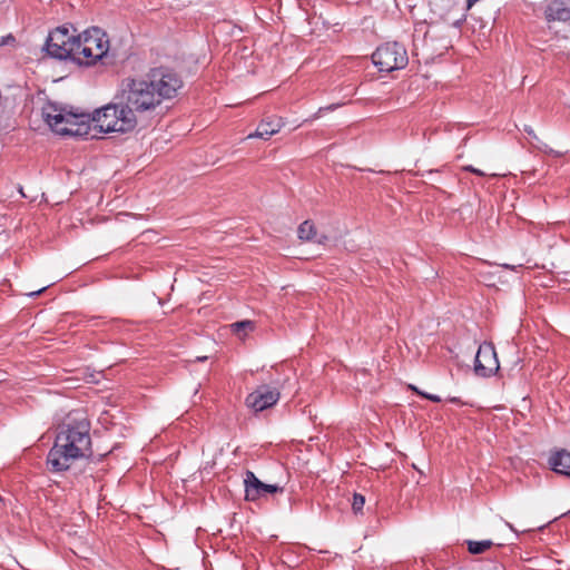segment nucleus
I'll list each match as a JSON object with an SVG mask.
<instances>
[{"mask_svg":"<svg viewBox=\"0 0 570 570\" xmlns=\"http://www.w3.org/2000/svg\"><path fill=\"white\" fill-rule=\"evenodd\" d=\"M10 286V282L8 279H3V282L0 284V291L4 292L6 288H9Z\"/></svg>","mask_w":570,"mask_h":570,"instance_id":"20","label":"nucleus"},{"mask_svg":"<svg viewBox=\"0 0 570 570\" xmlns=\"http://www.w3.org/2000/svg\"><path fill=\"white\" fill-rule=\"evenodd\" d=\"M365 504V498L364 495L360 493H354L353 495V502H352V509L355 513H358L362 511L363 507Z\"/></svg>","mask_w":570,"mask_h":570,"instance_id":"15","label":"nucleus"},{"mask_svg":"<svg viewBox=\"0 0 570 570\" xmlns=\"http://www.w3.org/2000/svg\"><path fill=\"white\" fill-rule=\"evenodd\" d=\"M337 107V105H331L328 107H325V108H320V112L323 111V110H334L335 108Z\"/></svg>","mask_w":570,"mask_h":570,"instance_id":"21","label":"nucleus"},{"mask_svg":"<svg viewBox=\"0 0 570 570\" xmlns=\"http://www.w3.org/2000/svg\"><path fill=\"white\" fill-rule=\"evenodd\" d=\"M45 289H46V287H42V288H40V289H38V291H35V292L30 293V295H39V294H40V293H42Z\"/></svg>","mask_w":570,"mask_h":570,"instance_id":"26","label":"nucleus"},{"mask_svg":"<svg viewBox=\"0 0 570 570\" xmlns=\"http://www.w3.org/2000/svg\"><path fill=\"white\" fill-rule=\"evenodd\" d=\"M245 499L247 501H256L265 497V483L262 482L254 472L246 471L245 479Z\"/></svg>","mask_w":570,"mask_h":570,"instance_id":"10","label":"nucleus"},{"mask_svg":"<svg viewBox=\"0 0 570 570\" xmlns=\"http://www.w3.org/2000/svg\"><path fill=\"white\" fill-rule=\"evenodd\" d=\"M297 235L301 240H314L316 228L311 220H305L298 226Z\"/></svg>","mask_w":570,"mask_h":570,"instance_id":"14","label":"nucleus"},{"mask_svg":"<svg viewBox=\"0 0 570 570\" xmlns=\"http://www.w3.org/2000/svg\"><path fill=\"white\" fill-rule=\"evenodd\" d=\"M420 396L426 399V400H430L434 403H440L442 400L440 396L438 395H434V394H429V393H420Z\"/></svg>","mask_w":570,"mask_h":570,"instance_id":"18","label":"nucleus"},{"mask_svg":"<svg viewBox=\"0 0 570 570\" xmlns=\"http://www.w3.org/2000/svg\"><path fill=\"white\" fill-rule=\"evenodd\" d=\"M279 392L268 385H262L247 395L246 405L255 412H262L277 403Z\"/></svg>","mask_w":570,"mask_h":570,"instance_id":"8","label":"nucleus"},{"mask_svg":"<svg viewBox=\"0 0 570 570\" xmlns=\"http://www.w3.org/2000/svg\"><path fill=\"white\" fill-rule=\"evenodd\" d=\"M76 30L72 32L67 27H58L52 30L46 40L43 50L47 56L58 60H72L79 59V56H75L77 35Z\"/></svg>","mask_w":570,"mask_h":570,"instance_id":"5","label":"nucleus"},{"mask_svg":"<svg viewBox=\"0 0 570 570\" xmlns=\"http://www.w3.org/2000/svg\"><path fill=\"white\" fill-rule=\"evenodd\" d=\"M372 61L380 71L391 72L405 68L409 63V57L403 45L386 42L377 47L372 55Z\"/></svg>","mask_w":570,"mask_h":570,"instance_id":"6","label":"nucleus"},{"mask_svg":"<svg viewBox=\"0 0 570 570\" xmlns=\"http://www.w3.org/2000/svg\"><path fill=\"white\" fill-rule=\"evenodd\" d=\"M476 168L472 167V166H465L464 167V170H468L470 173H473V170H475Z\"/></svg>","mask_w":570,"mask_h":570,"instance_id":"28","label":"nucleus"},{"mask_svg":"<svg viewBox=\"0 0 570 570\" xmlns=\"http://www.w3.org/2000/svg\"><path fill=\"white\" fill-rule=\"evenodd\" d=\"M282 128L281 119L273 118L267 120H262L259 125L256 128V131L254 134H250L248 138H263L268 139L273 135L277 134Z\"/></svg>","mask_w":570,"mask_h":570,"instance_id":"12","label":"nucleus"},{"mask_svg":"<svg viewBox=\"0 0 570 570\" xmlns=\"http://www.w3.org/2000/svg\"><path fill=\"white\" fill-rule=\"evenodd\" d=\"M410 389H411L412 391H414V392H415L416 394H419V395H420V393H423L422 391H420V390H419L416 386H414V385H410Z\"/></svg>","mask_w":570,"mask_h":570,"instance_id":"24","label":"nucleus"},{"mask_svg":"<svg viewBox=\"0 0 570 570\" xmlns=\"http://www.w3.org/2000/svg\"><path fill=\"white\" fill-rule=\"evenodd\" d=\"M86 115L65 112L55 105L43 109V118L48 126L61 136H87L89 134V124Z\"/></svg>","mask_w":570,"mask_h":570,"instance_id":"4","label":"nucleus"},{"mask_svg":"<svg viewBox=\"0 0 570 570\" xmlns=\"http://www.w3.org/2000/svg\"><path fill=\"white\" fill-rule=\"evenodd\" d=\"M551 469L559 474L570 476V452L567 450L557 451L549 459Z\"/></svg>","mask_w":570,"mask_h":570,"instance_id":"11","label":"nucleus"},{"mask_svg":"<svg viewBox=\"0 0 570 570\" xmlns=\"http://www.w3.org/2000/svg\"><path fill=\"white\" fill-rule=\"evenodd\" d=\"M524 131H525L528 135H530V136H535V135H534L533 129H531V128H530V127H528V126H525V127H524Z\"/></svg>","mask_w":570,"mask_h":570,"instance_id":"22","label":"nucleus"},{"mask_svg":"<svg viewBox=\"0 0 570 570\" xmlns=\"http://www.w3.org/2000/svg\"><path fill=\"white\" fill-rule=\"evenodd\" d=\"M547 22L570 21V0H550L544 8Z\"/></svg>","mask_w":570,"mask_h":570,"instance_id":"9","label":"nucleus"},{"mask_svg":"<svg viewBox=\"0 0 570 570\" xmlns=\"http://www.w3.org/2000/svg\"><path fill=\"white\" fill-rule=\"evenodd\" d=\"M499 370V361L492 344L484 343L479 346L474 361V372L482 377H489Z\"/></svg>","mask_w":570,"mask_h":570,"instance_id":"7","label":"nucleus"},{"mask_svg":"<svg viewBox=\"0 0 570 570\" xmlns=\"http://www.w3.org/2000/svg\"><path fill=\"white\" fill-rule=\"evenodd\" d=\"M410 389H411L412 391H414V392H415L416 394H419V395H420V393H423L422 391H420V390H419L416 386H414V385H410Z\"/></svg>","mask_w":570,"mask_h":570,"instance_id":"23","label":"nucleus"},{"mask_svg":"<svg viewBox=\"0 0 570 570\" xmlns=\"http://www.w3.org/2000/svg\"><path fill=\"white\" fill-rule=\"evenodd\" d=\"M450 401H451L452 403H458V402H459V400H458L456 397H452Z\"/></svg>","mask_w":570,"mask_h":570,"instance_id":"29","label":"nucleus"},{"mask_svg":"<svg viewBox=\"0 0 570 570\" xmlns=\"http://www.w3.org/2000/svg\"><path fill=\"white\" fill-rule=\"evenodd\" d=\"M465 544L468 547V551L471 554H482L490 548L494 546V542L491 540H482V541H473L466 540Z\"/></svg>","mask_w":570,"mask_h":570,"instance_id":"13","label":"nucleus"},{"mask_svg":"<svg viewBox=\"0 0 570 570\" xmlns=\"http://www.w3.org/2000/svg\"><path fill=\"white\" fill-rule=\"evenodd\" d=\"M108 39L99 28H91L77 35L75 59L78 65L92 66L108 53Z\"/></svg>","mask_w":570,"mask_h":570,"instance_id":"3","label":"nucleus"},{"mask_svg":"<svg viewBox=\"0 0 570 570\" xmlns=\"http://www.w3.org/2000/svg\"><path fill=\"white\" fill-rule=\"evenodd\" d=\"M89 432L90 423L87 420L61 425L47 455L49 471H67L75 460L90 458L94 452Z\"/></svg>","mask_w":570,"mask_h":570,"instance_id":"2","label":"nucleus"},{"mask_svg":"<svg viewBox=\"0 0 570 570\" xmlns=\"http://www.w3.org/2000/svg\"><path fill=\"white\" fill-rule=\"evenodd\" d=\"M232 326L234 327L235 332L245 331L246 328H253V324L250 321L236 322Z\"/></svg>","mask_w":570,"mask_h":570,"instance_id":"16","label":"nucleus"},{"mask_svg":"<svg viewBox=\"0 0 570 570\" xmlns=\"http://www.w3.org/2000/svg\"><path fill=\"white\" fill-rule=\"evenodd\" d=\"M473 174H475L478 176H484L485 175L482 170H480L478 168L475 170H473Z\"/></svg>","mask_w":570,"mask_h":570,"instance_id":"27","label":"nucleus"},{"mask_svg":"<svg viewBox=\"0 0 570 570\" xmlns=\"http://www.w3.org/2000/svg\"><path fill=\"white\" fill-rule=\"evenodd\" d=\"M460 23H461V20H456L453 24H454L455 27H459V26H460Z\"/></svg>","mask_w":570,"mask_h":570,"instance_id":"30","label":"nucleus"},{"mask_svg":"<svg viewBox=\"0 0 570 570\" xmlns=\"http://www.w3.org/2000/svg\"><path fill=\"white\" fill-rule=\"evenodd\" d=\"M181 87L180 77L163 67L124 78L114 100L96 109L91 119L101 132H130L139 116L153 114L164 100L175 98Z\"/></svg>","mask_w":570,"mask_h":570,"instance_id":"1","label":"nucleus"},{"mask_svg":"<svg viewBox=\"0 0 570 570\" xmlns=\"http://www.w3.org/2000/svg\"><path fill=\"white\" fill-rule=\"evenodd\" d=\"M265 495L267 493L274 494V493H282L284 491L283 487H279L277 484H266L265 483Z\"/></svg>","mask_w":570,"mask_h":570,"instance_id":"17","label":"nucleus"},{"mask_svg":"<svg viewBox=\"0 0 570 570\" xmlns=\"http://www.w3.org/2000/svg\"><path fill=\"white\" fill-rule=\"evenodd\" d=\"M14 41V37L12 35H8L6 37H0V47L9 45Z\"/></svg>","mask_w":570,"mask_h":570,"instance_id":"19","label":"nucleus"},{"mask_svg":"<svg viewBox=\"0 0 570 570\" xmlns=\"http://www.w3.org/2000/svg\"><path fill=\"white\" fill-rule=\"evenodd\" d=\"M326 239H327V237H326L325 235H323V236H321L318 239H316V242H317L318 244H322V243H324Z\"/></svg>","mask_w":570,"mask_h":570,"instance_id":"25","label":"nucleus"}]
</instances>
